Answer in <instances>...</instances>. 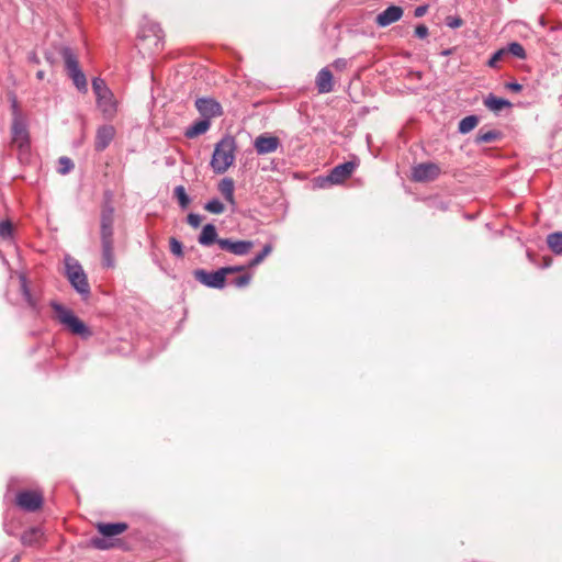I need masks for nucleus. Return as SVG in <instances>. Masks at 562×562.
I'll list each match as a JSON object with an SVG mask.
<instances>
[{
    "label": "nucleus",
    "instance_id": "1",
    "mask_svg": "<svg viewBox=\"0 0 562 562\" xmlns=\"http://www.w3.org/2000/svg\"><path fill=\"white\" fill-rule=\"evenodd\" d=\"M113 222L114 209L112 206H104L101 214V245L102 262L105 268L115 267L113 251Z\"/></svg>",
    "mask_w": 562,
    "mask_h": 562
},
{
    "label": "nucleus",
    "instance_id": "2",
    "mask_svg": "<svg viewBox=\"0 0 562 562\" xmlns=\"http://www.w3.org/2000/svg\"><path fill=\"white\" fill-rule=\"evenodd\" d=\"M236 148V139L231 135L223 137L215 145L211 159V167L215 173L222 175L226 172L231 166H233L235 161Z\"/></svg>",
    "mask_w": 562,
    "mask_h": 562
},
{
    "label": "nucleus",
    "instance_id": "3",
    "mask_svg": "<svg viewBox=\"0 0 562 562\" xmlns=\"http://www.w3.org/2000/svg\"><path fill=\"white\" fill-rule=\"evenodd\" d=\"M52 308L56 313L58 322L67 327L74 335H78L82 338H88L92 335L88 326L78 318L71 310L56 302L52 303Z\"/></svg>",
    "mask_w": 562,
    "mask_h": 562
},
{
    "label": "nucleus",
    "instance_id": "4",
    "mask_svg": "<svg viewBox=\"0 0 562 562\" xmlns=\"http://www.w3.org/2000/svg\"><path fill=\"white\" fill-rule=\"evenodd\" d=\"M65 266L66 274L71 285L78 293L88 295L90 293V285L87 276L79 262L71 257H66Z\"/></svg>",
    "mask_w": 562,
    "mask_h": 562
},
{
    "label": "nucleus",
    "instance_id": "5",
    "mask_svg": "<svg viewBox=\"0 0 562 562\" xmlns=\"http://www.w3.org/2000/svg\"><path fill=\"white\" fill-rule=\"evenodd\" d=\"M92 89L97 95V102L101 111L105 115L112 116L116 111L115 102L113 100V94L106 87L104 80L101 78H94L92 80Z\"/></svg>",
    "mask_w": 562,
    "mask_h": 562
},
{
    "label": "nucleus",
    "instance_id": "6",
    "mask_svg": "<svg viewBox=\"0 0 562 562\" xmlns=\"http://www.w3.org/2000/svg\"><path fill=\"white\" fill-rule=\"evenodd\" d=\"M12 146L16 147L20 155H25L30 149V134L25 122L20 115H15L13 119L12 127Z\"/></svg>",
    "mask_w": 562,
    "mask_h": 562
},
{
    "label": "nucleus",
    "instance_id": "7",
    "mask_svg": "<svg viewBox=\"0 0 562 562\" xmlns=\"http://www.w3.org/2000/svg\"><path fill=\"white\" fill-rule=\"evenodd\" d=\"M441 175V168L435 162H422L412 168L411 179L415 182H430Z\"/></svg>",
    "mask_w": 562,
    "mask_h": 562
},
{
    "label": "nucleus",
    "instance_id": "8",
    "mask_svg": "<svg viewBox=\"0 0 562 562\" xmlns=\"http://www.w3.org/2000/svg\"><path fill=\"white\" fill-rule=\"evenodd\" d=\"M193 276L200 283L213 289H223L226 283V277L224 274L223 268L214 272H207L204 269H198L193 272Z\"/></svg>",
    "mask_w": 562,
    "mask_h": 562
},
{
    "label": "nucleus",
    "instance_id": "9",
    "mask_svg": "<svg viewBox=\"0 0 562 562\" xmlns=\"http://www.w3.org/2000/svg\"><path fill=\"white\" fill-rule=\"evenodd\" d=\"M16 505L26 512H36L43 505L44 497L38 491H22L15 498Z\"/></svg>",
    "mask_w": 562,
    "mask_h": 562
},
{
    "label": "nucleus",
    "instance_id": "10",
    "mask_svg": "<svg viewBox=\"0 0 562 562\" xmlns=\"http://www.w3.org/2000/svg\"><path fill=\"white\" fill-rule=\"evenodd\" d=\"M357 168V164L355 161H347L334 167L330 173L327 177V181L331 184H341L344 183Z\"/></svg>",
    "mask_w": 562,
    "mask_h": 562
},
{
    "label": "nucleus",
    "instance_id": "11",
    "mask_svg": "<svg viewBox=\"0 0 562 562\" xmlns=\"http://www.w3.org/2000/svg\"><path fill=\"white\" fill-rule=\"evenodd\" d=\"M217 245L221 249L226 250L236 256L247 255L254 247L251 240H232L228 238L218 239Z\"/></svg>",
    "mask_w": 562,
    "mask_h": 562
},
{
    "label": "nucleus",
    "instance_id": "12",
    "mask_svg": "<svg viewBox=\"0 0 562 562\" xmlns=\"http://www.w3.org/2000/svg\"><path fill=\"white\" fill-rule=\"evenodd\" d=\"M195 108L200 114L206 120L221 116L223 113L222 105L210 98H201L195 101Z\"/></svg>",
    "mask_w": 562,
    "mask_h": 562
},
{
    "label": "nucleus",
    "instance_id": "13",
    "mask_svg": "<svg viewBox=\"0 0 562 562\" xmlns=\"http://www.w3.org/2000/svg\"><path fill=\"white\" fill-rule=\"evenodd\" d=\"M254 146L259 155H267L278 149L280 139L277 136L262 134L255 139Z\"/></svg>",
    "mask_w": 562,
    "mask_h": 562
},
{
    "label": "nucleus",
    "instance_id": "14",
    "mask_svg": "<svg viewBox=\"0 0 562 562\" xmlns=\"http://www.w3.org/2000/svg\"><path fill=\"white\" fill-rule=\"evenodd\" d=\"M115 128L112 125H102L97 130L94 147L98 151H103L113 140Z\"/></svg>",
    "mask_w": 562,
    "mask_h": 562
},
{
    "label": "nucleus",
    "instance_id": "15",
    "mask_svg": "<svg viewBox=\"0 0 562 562\" xmlns=\"http://www.w3.org/2000/svg\"><path fill=\"white\" fill-rule=\"evenodd\" d=\"M403 16V9L398 5H390L383 12H381L375 22L379 26L385 27Z\"/></svg>",
    "mask_w": 562,
    "mask_h": 562
},
{
    "label": "nucleus",
    "instance_id": "16",
    "mask_svg": "<svg viewBox=\"0 0 562 562\" xmlns=\"http://www.w3.org/2000/svg\"><path fill=\"white\" fill-rule=\"evenodd\" d=\"M316 88L319 93H328L334 89L333 74L328 68H323L316 76Z\"/></svg>",
    "mask_w": 562,
    "mask_h": 562
},
{
    "label": "nucleus",
    "instance_id": "17",
    "mask_svg": "<svg viewBox=\"0 0 562 562\" xmlns=\"http://www.w3.org/2000/svg\"><path fill=\"white\" fill-rule=\"evenodd\" d=\"M128 528L127 524L125 522H113V524H106V522H99L97 525V529L99 533H101L103 537H114L117 535L123 533Z\"/></svg>",
    "mask_w": 562,
    "mask_h": 562
},
{
    "label": "nucleus",
    "instance_id": "18",
    "mask_svg": "<svg viewBox=\"0 0 562 562\" xmlns=\"http://www.w3.org/2000/svg\"><path fill=\"white\" fill-rule=\"evenodd\" d=\"M217 231L216 227L213 224H206L203 226L202 232L199 236V244L202 246H211L214 243L217 244Z\"/></svg>",
    "mask_w": 562,
    "mask_h": 562
},
{
    "label": "nucleus",
    "instance_id": "19",
    "mask_svg": "<svg viewBox=\"0 0 562 562\" xmlns=\"http://www.w3.org/2000/svg\"><path fill=\"white\" fill-rule=\"evenodd\" d=\"M484 105L493 112H498V111L503 110L504 108H510L512 103L506 99L497 98L493 94H490L484 100Z\"/></svg>",
    "mask_w": 562,
    "mask_h": 562
},
{
    "label": "nucleus",
    "instance_id": "20",
    "mask_svg": "<svg viewBox=\"0 0 562 562\" xmlns=\"http://www.w3.org/2000/svg\"><path fill=\"white\" fill-rule=\"evenodd\" d=\"M43 537V532L38 528H30L25 530L21 536V541L25 546H34L40 542Z\"/></svg>",
    "mask_w": 562,
    "mask_h": 562
},
{
    "label": "nucleus",
    "instance_id": "21",
    "mask_svg": "<svg viewBox=\"0 0 562 562\" xmlns=\"http://www.w3.org/2000/svg\"><path fill=\"white\" fill-rule=\"evenodd\" d=\"M209 128H210L209 120H202V121L195 122L193 125H191L187 130L186 136L189 138H194L199 135L204 134Z\"/></svg>",
    "mask_w": 562,
    "mask_h": 562
},
{
    "label": "nucleus",
    "instance_id": "22",
    "mask_svg": "<svg viewBox=\"0 0 562 562\" xmlns=\"http://www.w3.org/2000/svg\"><path fill=\"white\" fill-rule=\"evenodd\" d=\"M63 57L65 60V66L68 71V74L80 70L78 59L76 55L71 52L69 48L63 49Z\"/></svg>",
    "mask_w": 562,
    "mask_h": 562
},
{
    "label": "nucleus",
    "instance_id": "23",
    "mask_svg": "<svg viewBox=\"0 0 562 562\" xmlns=\"http://www.w3.org/2000/svg\"><path fill=\"white\" fill-rule=\"evenodd\" d=\"M548 247L555 255L562 254V232H554L548 235L547 237Z\"/></svg>",
    "mask_w": 562,
    "mask_h": 562
},
{
    "label": "nucleus",
    "instance_id": "24",
    "mask_svg": "<svg viewBox=\"0 0 562 562\" xmlns=\"http://www.w3.org/2000/svg\"><path fill=\"white\" fill-rule=\"evenodd\" d=\"M218 190L228 202L234 203V182L232 179L221 180Z\"/></svg>",
    "mask_w": 562,
    "mask_h": 562
},
{
    "label": "nucleus",
    "instance_id": "25",
    "mask_svg": "<svg viewBox=\"0 0 562 562\" xmlns=\"http://www.w3.org/2000/svg\"><path fill=\"white\" fill-rule=\"evenodd\" d=\"M479 124V119L475 115H470L462 119L459 123V132L462 134H467L476 127Z\"/></svg>",
    "mask_w": 562,
    "mask_h": 562
},
{
    "label": "nucleus",
    "instance_id": "26",
    "mask_svg": "<svg viewBox=\"0 0 562 562\" xmlns=\"http://www.w3.org/2000/svg\"><path fill=\"white\" fill-rule=\"evenodd\" d=\"M271 251H272V245L271 244L265 245L262 250L248 262L247 267L254 268V267L260 265L266 259V257H268L271 254Z\"/></svg>",
    "mask_w": 562,
    "mask_h": 562
},
{
    "label": "nucleus",
    "instance_id": "27",
    "mask_svg": "<svg viewBox=\"0 0 562 562\" xmlns=\"http://www.w3.org/2000/svg\"><path fill=\"white\" fill-rule=\"evenodd\" d=\"M72 81H74V85L80 90V91H87V79H86V76L85 74L80 70H77V71H74V72H70L68 74Z\"/></svg>",
    "mask_w": 562,
    "mask_h": 562
},
{
    "label": "nucleus",
    "instance_id": "28",
    "mask_svg": "<svg viewBox=\"0 0 562 562\" xmlns=\"http://www.w3.org/2000/svg\"><path fill=\"white\" fill-rule=\"evenodd\" d=\"M175 196L178 199V202L181 207L186 209L188 207L190 203V199L186 192L184 187L178 186L175 188Z\"/></svg>",
    "mask_w": 562,
    "mask_h": 562
},
{
    "label": "nucleus",
    "instance_id": "29",
    "mask_svg": "<svg viewBox=\"0 0 562 562\" xmlns=\"http://www.w3.org/2000/svg\"><path fill=\"white\" fill-rule=\"evenodd\" d=\"M506 49V54L507 53H510L512 55L520 58V59H525L526 58V50L525 48L522 47L521 44L517 43V42H514V43H510L508 45Z\"/></svg>",
    "mask_w": 562,
    "mask_h": 562
},
{
    "label": "nucleus",
    "instance_id": "30",
    "mask_svg": "<svg viewBox=\"0 0 562 562\" xmlns=\"http://www.w3.org/2000/svg\"><path fill=\"white\" fill-rule=\"evenodd\" d=\"M498 136V133L495 132V131H487V132H483V131H480L476 135V143L479 144H485V143H491L493 140H495Z\"/></svg>",
    "mask_w": 562,
    "mask_h": 562
},
{
    "label": "nucleus",
    "instance_id": "31",
    "mask_svg": "<svg viewBox=\"0 0 562 562\" xmlns=\"http://www.w3.org/2000/svg\"><path fill=\"white\" fill-rule=\"evenodd\" d=\"M74 169V162L70 158L68 157H60L58 159V168H57V171L60 173V175H67L68 172H70L71 170Z\"/></svg>",
    "mask_w": 562,
    "mask_h": 562
},
{
    "label": "nucleus",
    "instance_id": "32",
    "mask_svg": "<svg viewBox=\"0 0 562 562\" xmlns=\"http://www.w3.org/2000/svg\"><path fill=\"white\" fill-rule=\"evenodd\" d=\"M204 209L213 214H222L225 211L224 204L216 199L209 201Z\"/></svg>",
    "mask_w": 562,
    "mask_h": 562
},
{
    "label": "nucleus",
    "instance_id": "33",
    "mask_svg": "<svg viewBox=\"0 0 562 562\" xmlns=\"http://www.w3.org/2000/svg\"><path fill=\"white\" fill-rule=\"evenodd\" d=\"M13 225L10 221L0 222V237L8 239L12 236Z\"/></svg>",
    "mask_w": 562,
    "mask_h": 562
},
{
    "label": "nucleus",
    "instance_id": "34",
    "mask_svg": "<svg viewBox=\"0 0 562 562\" xmlns=\"http://www.w3.org/2000/svg\"><path fill=\"white\" fill-rule=\"evenodd\" d=\"M170 251L177 257H183L182 244L176 238H169Z\"/></svg>",
    "mask_w": 562,
    "mask_h": 562
},
{
    "label": "nucleus",
    "instance_id": "35",
    "mask_svg": "<svg viewBox=\"0 0 562 562\" xmlns=\"http://www.w3.org/2000/svg\"><path fill=\"white\" fill-rule=\"evenodd\" d=\"M504 55H506V49L505 48H502V49H498L496 53L493 54V56L490 58L487 65L490 67H496L498 61H501L504 57Z\"/></svg>",
    "mask_w": 562,
    "mask_h": 562
},
{
    "label": "nucleus",
    "instance_id": "36",
    "mask_svg": "<svg viewBox=\"0 0 562 562\" xmlns=\"http://www.w3.org/2000/svg\"><path fill=\"white\" fill-rule=\"evenodd\" d=\"M251 274H243L234 279L233 283L237 288L247 286L250 283Z\"/></svg>",
    "mask_w": 562,
    "mask_h": 562
},
{
    "label": "nucleus",
    "instance_id": "37",
    "mask_svg": "<svg viewBox=\"0 0 562 562\" xmlns=\"http://www.w3.org/2000/svg\"><path fill=\"white\" fill-rule=\"evenodd\" d=\"M446 25L451 29H458L463 25V20L459 16H447L446 18Z\"/></svg>",
    "mask_w": 562,
    "mask_h": 562
},
{
    "label": "nucleus",
    "instance_id": "38",
    "mask_svg": "<svg viewBox=\"0 0 562 562\" xmlns=\"http://www.w3.org/2000/svg\"><path fill=\"white\" fill-rule=\"evenodd\" d=\"M187 222L193 228H198L201 225L202 217L199 214L190 213L187 217Z\"/></svg>",
    "mask_w": 562,
    "mask_h": 562
},
{
    "label": "nucleus",
    "instance_id": "39",
    "mask_svg": "<svg viewBox=\"0 0 562 562\" xmlns=\"http://www.w3.org/2000/svg\"><path fill=\"white\" fill-rule=\"evenodd\" d=\"M92 544L97 549H101V550L109 549V548H111L113 546V543H111V542H109V541H106L105 539H102V538L92 539Z\"/></svg>",
    "mask_w": 562,
    "mask_h": 562
},
{
    "label": "nucleus",
    "instance_id": "40",
    "mask_svg": "<svg viewBox=\"0 0 562 562\" xmlns=\"http://www.w3.org/2000/svg\"><path fill=\"white\" fill-rule=\"evenodd\" d=\"M247 268H248L247 266L223 267V271L226 277L232 273L245 271Z\"/></svg>",
    "mask_w": 562,
    "mask_h": 562
},
{
    "label": "nucleus",
    "instance_id": "41",
    "mask_svg": "<svg viewBox=\"0 0 562 562\" xmlns=\"http://www.w3.org/2000/svg\"><path fill=\"white\" fill-rule=\"evenodd\" d=\"M415 35L419 38H425L428 36V27L424 24L417 25L415 27Z\"/></svg>",
    "mask_w": 562,
    "mask_h": 562
},
{
    "label": "nucleus",
    "instance_id": "42",
    "mask_svg": "<svg viewBox=\"0 0 562 562\" xmlns=\"http://www.w3.org/2000/svg\"><path fill=\"white\" fill-rule=\"evenodd\" d=\"M22 290H23L24 296H25L26 301L29 302V304L30 305H34V303L32 301V297H31V294L29 292V289L26 286L25 279H22Z\"/></svg>",
    "mask_w": 562,
    "mask_h": 562
},
{
    "label": "nucleus",
    "instance_id": "43",
    "mask_svg": "<svg viewBox=\"0 0 562 562\" xmlns=\"http://www.w3.org/2000/svg\"><path fill=\"white\" fill-rule=\"evenodd\" d=\"M347 66V60L346 59H342V58H339V59H336L334 63H333V67H335L336 69H339V70H342L345 69Z\"/></svg>",
    "mask_w": 562,
    "mask_h": 562
},
{
    "label": "nucleus",
    "instance_id": "44",
    "mask_svg": "<svg viewBox=\"0 0 562 562\" xmlns=\"http://www.w3.org/2000/svg\"><path fill=\"white\" fill-rule=\"evenodd\" d=\"M506 88L512 91L519 92L522 89V86L517 82H509L506 83Z\"/></svg>",
    "mask_w": 562,
    "mask_h": 562
},
{
    "label": "nucleus",
    "instance_id": "45",
    "mask_svg": "<svg viewBox=\"0 0 562 562\" xmlns=\"http://www.w3.org/2000/svg\"><path fill=\"white\" fill-rule=\"evenodd\" d=\"M427 12V7L426 5H419L415 9V16L416 18H420L423 15H425V13Z\"/></svg>",
    "mask_w": 562,
    "mask_h": 562
},
{
    "label": "nucleus",
    "instance_id": "46",
    "mask_svg": "<svg viewBox=\"0 0 562 562\" xmlns=\"http://www.w3.org/2000/svg\"><path fill=\"white\" fill-rule=\"evenodd\" d=\"M36 77L38 79H43L44 78V71L43 70L37 71Z\"/></svg>",
    "mask_w": 562,
    "mask_h": 562
},
{
    "label": "nucleus",
    "instance_id": "47",
    "mask_svg": "<svg viewBox=\"0 0 562 562\" xmlns=\"http://www.w3.org/2000/svg\"><path fill=\"white\" fill-rule=\"evenodd\" d=\"M20 561V555H15L13 559H12V562H19Z\"/></svg>",
    "mask_w": 562,
    "mask_h": 562
}]
</instances>
